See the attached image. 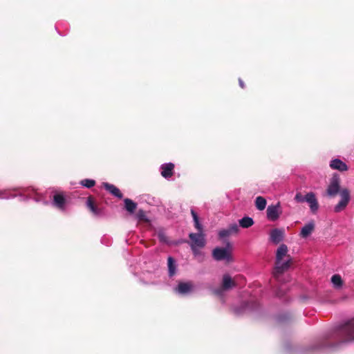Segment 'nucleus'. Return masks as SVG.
<instances>
[{
  "label": "nucleus",
  "instance_id": "f257e3e1",
  "mask_svg": "<svg viewBox=\"0 0 354 354\" xmlns=\"http://www.w3.org/2000/svg\"><path fill=\"white\" fill-rule=\"evenodd\" d=\"M288 253V247L281 244L277 249L276 253L275 267L273 271V276L278 278L279 275L290 267L292 261Z\"/></svg>",
  "mask_w": 354,
  "mask_h": 354
},
{
  "label": "nucleus",
  "instance_id": "f03ea898",
  "mask_svg": "<svg viewBox=\"0 0 354 354\" xmlns=\"http://www.w3.org/2000/svg\"><path fill=\"white\" fill-rule=\"evenodd\" d=\"M340 343H348L354 340V320L349 321L339 327L337 333Z\"/></svg>",
  "mask_w": 354,
  "mask_h": 354
},
{
  "label": "nucleus",
  "instance_id": "7ed1b4c3",
  "mask_svg": "<svg viewBox=\"0 0 354 354\" xmlns=\"http://www.w3.org/2000/svg\"><path fill=\"white\" fill-rule=\"evenodd\" d=\"M237 286V283L234 279L232 278L229 274L223 275L221 286L214 290L217 295H221L223 292L228 291Z\"/></svg>",
  "mask_w": 354,
  "mask_h": 354
},
{
  "label": "nucleus",
  "instance_id": "20e7f679",
  "mask_svg": "<svg viewBox=\"0 0 354 354\" xmlns=\"http://www.w3.org/2000/svg\"><path fill=\"white\" fill-rule=\"evenodd\" d=\"M189 237L192 241L191 248L193 251L196 250V248H203L205 245V240L202 232L190 233Z\"/></svg>",
  "mask_w": 354,
  "mask_h": 354
},
{
  "label": "nucleus",
  "instance_id": "39448f33",
  "mask_svg": "<svg viewBox=\"0 0 354 354\" xmlns=\"http://www.w3.org/2000/svg\"><path fill=\"white\" fill-rule=\"evenodd\" d=\"M212 257L216 261L226 260L227 262L231 261V254L227 248H216L212 251Z\"/></svg>",
  "mask_w": 354,
  "mask_h": 354
},
{
  "label": "nucleus",
  "instance_id": "423d86ee",
  "mask_svg": "<svg viewBox=\"0 0 354 354\" xmlns=\"http://www.w3.org/2000/svg\"><path fill=\"white\" fill-rule=\"evenodd\" d=\"M340 181L339 177L333 176L331 178L330 184L326 189V194L330 197L335 196L339 192L340 189Z\"/></svg>",
  "mask_w": 354,
  "mask_h": 354
},
{
  "label": "nucleus",
  "instance_id": "0eeeda50",
  "mask_svg": "<svg viewBox=\"0 0 354 354\" xmlns=\"http://www.w3.org/2000/svg\"><path fill=\"white\" fill-rule=\"evenodd\" d=\"M281 213L282 210L279 202L276 205H269L266 210L267 218L272 221L277 220Z\"/></svg>",
  "mask_w": 354,
  "mask_h": 354
},
{
  "label": "nucleus",
  "instance_id": "6e6552de",
  "mask_svg": "<svg viewBox=\"0 0 354 354\" xmlns=\"http://www.w3.org/2000/svg\"><path fill=\"white\" fill-rule=\"evenodd\" d=\"M306 201L309 204L310 208L313 212H316L319 208V205L315 195L313 192H308L305 196Z\"/></svg>",
  "mask_w": 354,
  "mask_h": 354
},
{
  "label": "nucleus",
  "instance_id": "1a4fd4ad",
  "mask_svg": "<svg viewBox=\"0 0 354 354\" xmlns=\"http://www.w3.org/2000/svg\"><path fill=\"white\" fill-rule=\"evenodd\" d=\"M194 285L192 281L180 282L176 287V291L182 295L187 294L193 290Z\"/></svg>",
  "mask_w": 354,
  "mask_h": 354
},
{
  "label": "nucleus",
  "instance_id": "9d476101",
  "mask_svg": "<svg viewBox=\"0 0 354 354\" xmlns=\"http://www.w3.org/2000/svg\"><path fill=\"white\" fill-rule=\"evenodd\" d=\"M284 236V230L275 228L270 232V239L275 244L281 242Z\"/></svg>",
  "mask_w": 354,
  "mask_h": 354
},
{
  "label": "nucleus",
  "instance_id": "9b49d317",
  "mask_svg": "<svg viewBox=\"0 0 354 354\" xmlns=\"http://www.w3.org/2000/svg\"><path fill=\"white\" fill-rule=\"evenodd\" d=\"M174 165L171 162L163 164L161 166V175L165 178H169L173 176Z\"/></svg>",
  "mask_w": 354,
  "mask_h": 354
},
{
  "label": "nucleus",
  "instance_id": "f8f14e48",
  "mask_svg": "<svg viewBox=\"0 0 354 354\" xmlns=\"http://www.w3.org/2000/svg\"><path fill=\"white\" fill-rule=\"evenodd\" d=\"M103 187L105 188L106 190L109 192L114 196L120 199H121L123 197V195L121 193L120 190L115 185L110 184L109 183H104Z\"/></svg>",
  "mask_w": 354,
  "mask_h": 354
},
{
  "label": "nucleus",
  "instance_id": "ddd939ff",
  "mask_svg": "<svg viewBox=\"0 0 354 354\" xmlns=\"http://www.w3.org/2000/svg\"><path fill=\"white\" fill-rule=\"evenodd\" d=\"M330 167L333 169H337L340 171H345L348 170L347 165L339 159H334L330 161Z\"/></svg>",
  "mask_w": 354,
  "mask_h": 354
},
{
  "label": "nucleus",
  "instance_id": "4468645a",
  "mask_svg": "<svg viewBox=\"0 0 354 354\" xmlns=\"http://www.w3.org/2000/svg\"><path fill=\"white\" fill-rule=\"evenodd\" d=\"M315 230V223L313 221H310L306 224L301 230L300 236L302 238H307L310 236Z\"/></svg>",
  "mask_w": 354,
  "mask_h": 354
},
{
  "label": "nucleus",
  "instance_id": "2eb2a0df",
  "mask_svg": "<svg viewBox=\"0 0 354 354\" xmlns=\"http://www.w3.org/2000/svg\"><path fill=\"white\" fill-rule=\"evenodd\" d=\"M87 207L95 215H100L102 213V209L95 205L92 196H88L87 198Z\"/></svg>",
  "mask_w": 354,
  "mask_h": 354
},
{
  "label": "nucleus",
  "instance_id": "dca6fc26",
  "mask_svg": "<svg viewBox=\"0 0 354 354\" xmlns=\"http://www.w3.org/2000/svg\"><path fill=\"white\" fill-rule=\"evenodd\" d=\"M66 203V198L61 194H56L53 196V204L59 209H63Z\"/></svg>",
  "mask_w": 354,
  "mask_h": 354
},
{
  "label": "nucleus",
  "instance_id": "f3484780",
  "mask_svg": "<svg viewBox=\"0 0 354 354\" xmlns=\"http://www.w3.org/2000/svg\"><path fill=\"white\" fill-rule=\"evenodd\" d=\"M124 203L125 209L130 214H133L135 210L137 208V205H138L137 203L133 202L130 198H125L124 200Z\"/></svg>",
  "mask_w": 354,
  "mask_h": 354
},
{
  "label": "nucleus",
  "instance_id": "a211bd4d",
  "mask_svg": "<svg viewBox=\"0 0 354 354\" xmlns=\"http://www.w3.org/2000/svg\"><path fill=\"white\" fill-rule=\"evenodd\" d=\"M239 225L243 228H248L254 224V221L249 216H245L239 220Z\"/></svg>",
  "mask_w": 354,
  "mask_h": 354
},
{
  "label": "nucleus",
  "instance_id": "6ab92c4d",
  "mask_svg": "<svg viewBox=\"0 0 354 354\" xmlns=\"http://www.w3.org/2000/svg\"><path fill=\"white\" fill-rule=\"evenodd\" d=\"M267 201L263 196H257L255 199V206L259 210H263L266 207Z\"/></svg>",
  "mask_w": 354,
  "mask_h": 354
},
{
  "label": "nucleus",
  "instance_id": "aec40b11",
  "mask_svg": "<svg viewBox=\"0 0 354 354\" xmlns=\"http://www.w3.org/2000/svg\"><path fill=\"white\" fill-rule=\"evenodd\" d=\"M167 262H168L169 275L170 277H171L176 273L175 261L171 257H169L167 259Z\"/></svg>",
  "mask_w": 354,
  "mask_h": 354
},
{
  "label": "nucleus",
  "instance_id": "412c9836",
  "mask_svg": "<svg viewBox=\"0 0 354 354\" xmlns=\"http://www.w3.org/2000/svg\"><path fill=\"white\" fill-rule=\"evenodd\" d=\"M340 196H341L340 201L347 205L350 201L349 191L346 189L342 190L340 192Z\"/></svg>",
  "mask_w": 354,
  "mask_h": 354
},
{
  "label": "nucleus",
  "instance_id": "4be33fe9",
  "mask_svg": "<svg viewBox=\"0 0 354 354\" xmlns=\"http://www.w3.org/2000/svg\"><path fill=\"white\" fill-rule=\"evenodd\" d=\"M331 282L337 288H340L343 284V281L339 274H334L331 277Z\"/></svg>",
  "mask_w": 354,
  "mask_h": 354
},
{
  "label": "nucleus",
  "instance_id": "5701e85b",
  "mask_svg": "<svg viewBox=\"0 0 354 354\" xmlns=\"http://www.w3.org/2000/svg\"><path fill=\"white\" fill-rule=\"evenodd\" d=\"M136 216L140 221H143L145 223L149 221L146 216L145 212L143 209H139L138 212H137Z\"/></svg>",
  "mask_w": 354,
  "mask_h": 354
},
{
  "label": "nucleus",
  "instance_id": "b1692460",
  "mask_svg": "<svg viewBox=\"0 0 354 354\" xmlns=\"http://www.w3.org/2000/svg\"><path fill=\"white\" fill-rule=\"evenodd\" d=\"M81 185L87 188H91L95 185V181L92 179H84L81 181Z\"/></svg>",
  "mask_w": 354,
  "mask_h": 354
},
{
  "label": "nucleus",
  "instance_id": "393cba45",
  "mask_svg": "<svg viewBox=\"0 0 354 354\" xmlns=\"http://www.w3.org/2000/svg\"><path fill=\"white\" fill-rule=\"evenodd\" d=\"M227 230L230 233V235H232V234L238 233L239 229L238 225L236 223H234L229 226V227L227 228Z\"/></svg>",
  "mask_w": 354,
  "mask_h": 354
},
{
  "label": "nucleus",
  "instance_id": "a878e982",
  "mask_svg": "<svg viewBox=\"0 0 354 354\" xmlns=\"http://www.w3.org/2000/svg\"><path fill=\"white\" fill-rule=\"evenodd\" d=\"M347 205L341 201L335 205L334 211L335 212H339L343 210Z\"/></svg>",
  "mask_w": 354,
  "mask_h": 354
},
{
  "label": "nucleus",
  "instance_id": "bb28decb",
  "mask_svg": "<svg viewBox=\"0 0 354 354\" xmlns=\"http://www.w3.org/2000/svg\"><path fill=\"white\" fill-rule=\"evenodd\" d=\"M158 237L160 242H162V243L168 242V238L163 232H159L158 233Z\"/></svg>",
  "mask_w": 354,
  "mask_h": 354
},
{
  "label": "nucleus",
  "instance_id": "cd10ccee",
  "mask_svg": "<svg viewBox=\"0 0 354 354\" xmlns=\"http://www.w3.org/2000/svg\"><path fill=\"white\" fill-rule=\"evenodd\" d=\"M295 200L297 203H303L306 201L305 196H304L301 193H297L295 196Z\"/></svg>",
  "mask_w": 354,
  "mask_h": 354
},
{
  "label": "nucleus",
  "instance_id": "c85d7f7f",
  "mask_svg": "<svg viewBox=\"0 0 354 354\" xmlns=\"http://www.w3.org/2000/svg\"><path fill=\"white\" fill-rule=\"evenodd\" d=\"M218 236L220 238L223 239V238L229 236L230 235V233H229L227 229H224L219 232Z\"/></svg>",
  "mask_w": 354,
  "mask_h": 354
},
{
  "label": "nucleus",
  "instance_id": "c756f323",
  "mask_svg": "<svg viewBox=\"0 0 354 354\" xmlns=\"http://www.w3.org/2000/svg\"><path fill=\"white\" fill-rule=\"evenodd\" d=\"M194 226L198 230V231L199 232H202V230H203V228H202V225H201V223H199V219L198 220H196V221H194Z\"/></svg>",
  "mask_w": 354,
  "mask_h": 354
},
{
  "label": "nucleus",
  "instance_id": "7c9ffc66",
  "mask_svg": "<svg viewBox=\"0 0 354 354\" xmlns=\"http://www.w3.org/2000/svg\"><path fill=\"white\" fill-rule=\"evenodd\" d=\"M191 214L193 217L194 221L199 219L196 212L194 209H191Z\"/></svg>",
  "mask_w": 354,
  "mask_h": 354
},
{
  "label": "nucleus",
  "instance_id": "2f4dec72",
  "mask_svg": "<svg viewBox=\"0 0 354 354\" xmlns=\"http://www.w3.org/2000/svg\"><path fill=\"white\" fill-rule=\"evenodd\" d=\"M239 85L242 88H245V84L241 79H239Z\"/></svg>",
  "mask_w": 354,
  "mask_h": 354
},
{
  "label": "nucleus",
  "instance_id": "473e14b6",
  "mask_svg": "<svg viewBox=\"0 0 354 354\" xmlns=\"http://www.w3.org/2000/svg\"><path fill=\"white\" fill-rule=\"evenodd\" d=\"M227 245V247H229L230 245V243L228 242Z\"/></svg>",
  "mask_w": 354,
  "mask_h": 354
}]
</instances>
